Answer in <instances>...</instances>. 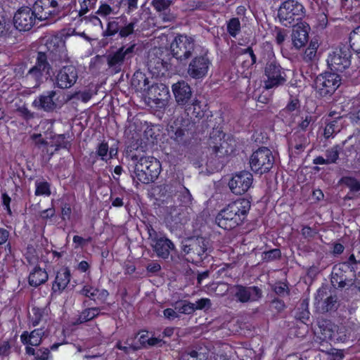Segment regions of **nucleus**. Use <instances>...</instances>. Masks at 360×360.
<instances>
[{
    "label": "nucleus",
    "instance_id": "obj_1",
    "mask_svg": "<svg viewBox=\"0 0 360 360\" xmlns=\"http://www.w3.org/2000/svg\"><path fill=\"white\" fill-rule=\"evenodd\" d=\"M250 208V202L245 198L238 199L219 212L216 223L221 229H233L243 224Z\"/></svg>",
    "mask_w": 360,
    "mask_h": 360
},
{
    "label": "nucleus",
    "instance_id": "obj_2",
    "mask_svg": "<svg viewBox=\"0 0 360 360\" xmlns=\"http://www.w3.org/2000/svg\"><path fill=\"white\" fill-rule=\"evenodd\" d=\"M133 167L131 176L134 181L143 184H148L154 181L158 176L161 170V165L159 160L150 156L131 158Z\"/></svg>",
    "mask_w": 360,
    "mask_h": 360
},
{
    "label": "nucleus",
    "instance_id": "obj_3",
    "mask_svg": "<svg viewBox=\"0 0 360 360\" xmlns=\"http://www.w3.org/2000/svg\"><path fill=\"white\" fill-rule=\"evenodd\" d=\"M52 67L48 61V56L44 52H39L33 65L22 77V82L32 88H38L51 77Z\"/></svg>",
    "mask_w": 360,
    "mask_h": 360
},
{
    "label": "nucleus",
    "instance_id": "obj_4",
    "mask_svg": "<svg viewBox=\"0 0 360 360\" xmlns=\"http://www.w3.org/2000/svg\"><path fill=\"white\" fill-rule=\"evenodd\" d=\"M304 15L305 9L302 4L295 0H288L279 6L277 18L283 26L288 27L301 20Z\"/></svg>",
    "mask_w": 360,
    "mask_h": 360
},
{
    "label": "nucleus",
    "instance_id": "obj_5",
    "mask_svg": "<svg viewBox=\"0 0 360 360\" xmlns=\"http://www.w3.org/2000/svg\"><path fill=\"white\" fill-rule=\"evenodd\" d=\"M268 61L264 67V75L266 78L264 80V88L270 89L283 84L285 82V75L284 72L272 53L269 51L267 53Z\"/></svg>",
    "mask_w": 360,
    "mask_h": 360
},
{
    "label": "nucleus",
    "instance_id": "obj_6",
    "mask_svg": "<svg viewBox=\"0 0 360 360\" xmlns=\"http://www.w3.org/2000/svg\"><path fill=\"white\" fill-rule=\"evenodd\" d=\"M274 163V157L270 149L262 147L252 153L250 165L252 172L263 174L270 171Z\"/></svg>",
    "mask_w": 360,
    "mask_h": 360
},
{
    "label": "nucleus",
    "instance_id": "obj_7",
    "mask_svg": "<svg viewBox=\"0 0 360 360\" xmlns=\"http://www.w3.org/2000/svg\"><path fill=\"white\" fill-rule=\"evenodd\" d=\"M150 245L157 256L167 259L171 251L174 250V243L165 235L158 233L151 226L147 227Z\"/></svg>",
    "mask_w": 360,
    "mask_h": 360
},
{
    "label": "nucleus",
    "instance_id": "obj_8",
    "mask_svg": "<svg viewBox=\"0 0 360 360\" xmlns=\"http://www.w3.org/2000/svg\"><path fill=\"white\" fill-rule=\"evenodd\" d=\"M171 52L177 60L186 61L194 51V41L186 35L176 36L170 45Z\"/></svg>",
    "mask_w": 360,
    "mask_h": 360
},
{
    "label": "nucleus",
    "instance_id": "obj_9",
    "mask_svg": "<svg viewBox=\"0 0 360 360\" xmlns=\"http://www.w3.org/2000/svg\"><path fill=\"white\" fill-rule=\"evenodd\" d=\"M136 46L134 42L123 45L115 51L108 54L107 56L108 66L115 70L116 72L121 71L124 63L134 56Z\"/></svg>",
    "mask_w": 360,
    "mask_h": 360
},
{
    "label": "nucleus",
    "instance_id": "obj_10",
    "mask_svg": "<svg viewBox=\"0 0 360 360\" xmlns=\"http://www.w3.org/2000/svg\"><path fill=\"white\" fill-rule=\"evenodd\" d=\"M222 285L226 287V291L229 292L238 302L241 303L258 301L262 295L261 289L256 286L235 285L227 287L225 284H222Z\"/></svg>",
    "mask_w": 360,
    "mask_h": 360
},
{
    "label": "nucleus",
    "instance_id": "obj_11",
    "mask_svg": "<svg viewBox=\"0 0 360 360\" xmlns=\"http://www.w3.org/2000/svg\"><path fill=\"white\" fill-rule=\"evenodd\" d=\"M340 77L335 72H327L319 75L315 80L317 92L322 96L331 95L339 87Z\"/></svg>",
    "mask_w": 360,
    "mask_h": 360
},
{
    "label": "nucleus",
    "instance_id": "obj_12",
    "mask_svg": "<svg viewBox=\"0 0 360 360\" xmlns=\"http://www.w3.org/2000/svg\"><path fill=\"white\" fill-rule=\"evenodd\" d=\"M351 53L348 47H340L335 49L329 53L327 63L331 70L342 72L350 64Z\"/></svg>",
    "mask_w": 360,
    "mask_h": 360
},
{
    "label": "nucleus",
    "instance_id": "obj_13",
    "mask_svg": "<svg viewBox=\"0 0 360 360\" xmlns=\"http://www.w3.org/2000/svg\"><path fill=\"white\" fill-rule=\"evenodd\" d=\"M37 18L34 11L29 7H22L14 15L13 23L20 32L29 31L35 25Z\"/></svg>",
    "mask_w": 360,
    "mask_h": 360
},
{
    "label": "nucleus",
    "instance_id": "obj_14",
    "mask_svg": "<svg viewBox=\"0 0 360 360\" xmlns=\"http://www.w3.org/2000/svg\"><path fill=\"white\" fill-rule=\"evenodd\" d=\"M252 182V174L249 172L243 171L236 174L231 179L229 182V186L234 194L242 195L250 189Z\"/></svg>",
    "mask_w": 360,
    "mask_h": 360
},
{
    "label": "nucleus",
    "instance_id": "obj_15",
    "mask_svg": "<svg viewBox=\"0 0 360 360\" xmlns=\"http://www.w3.org/2000/svg\"><path fill=\"white\" fill-rule=\"evenodd\" d=\"M211 62L206 56H200L193 58L188 65V75L193 79L205 77L210 68Z\"/></svg>",
    "mask_w": 360,
    "mask_h": 360
},
{
    "label": "nucleus",
    "instance_id": "obj_16",
    "mask_svg": "<svg viewBox=\"0 0 360 360\" xmlns=\"http://www.w3.org/2000/svg\"><path fill=\"white\" fill-rule=\"evenodd\" d=\"M146 94L158 108H165L170 98L169 90L163 84L151 85Z\"/></svg>",
    "mask_w": 360,
    "mask_h": 360
},
{
    "label": "nucleus",
    "instance_id": "obj_17",
    "mask_svg": "<svg viewBox=\"0 0 360 360\" xmlns=\"http://www.w3.org/2000/svg\"><path fill=\"white\" fill-rule=\"evenodd\" d=\"M77 71L73 65L61 68L56 77V84L60 89H68L75 84L77 79Z\"/></svg>",
    "mask_w": 360,
    "mask_h": 360
},
{
    "label": "nucleus",
    "instance_id": "obj_18",
    "mask_svg": "<svg viewBox=\"0 0 360 360\" xmlns=\"http://www.w3.org/2000/svg\"><path fill=\"white\" fill-rule=\"evenodd\" d=\"M58 4L55 0H37L33 6L38 20L48 19L54 13Z\"/></svg>",
    "mask_w": 360,
    "mask_h": 360
},
{
    "label": "nucleus",
    "instance_id": "obj_19",
    "mask_svg": "<svg viewBox=\"0 0 360 360\" xmlns=\"http://www.w3.org/2000/svg\"><path fill=\"white\" fill-rule=\"evenodd\" d=\"M55 91H49L39 95L32 102V105L37 110L51 112L56 108Z\"/></svg>",
    "mask_w": 360,
    "mask_h": 360
},
{
    "label": "nucleus",
    "instance_id": "obj_20",
    "mask_svg": "<svg viewBox=\"0 0 360 360\" xmlns=\"http://www.w3.org/2000/svg\"><path fill=\"white\" fill-rule=\"evenodd\" d=\"M172 90L176 102L181 105H186L192 96L189 84L185 81H179L172 86Z\"/></svg>",
    "mask_w": 360,
    "mask_h": 360
},
{
    "label": "nucleus",
    "instance_id": "obj_21",
    "mask_svg": "<svg viewBox=\"0 0 360 360\" xmlns=\"http://www.w3.org/2000/svg\"><path fill=\"white\" fill-rule=\"evenodd\" d=\"M310 27L306 22L297 23L292 31V41L293 46L299 49L303 47L307 42Z\"/></svg>",
    "mask_w": 360,
    "mask_h": 360
},
{
    "label": "nucleus",
    "instance_id": "obj_22",
    "mask_svg": "<svg viewBox=\"0 0 360 360\" xmlns=\"http://www.w3.org/2000/svg\"><path fill=\"white\" fill-rule=\"evenodd\" d=\"M168 135L171 139L179 144H184L188 139V131L185 126L179 121L176 120L168 127Z\"/></svg>",
    "mask_w": 360,
    "mask_h": 360
},
{
    "label": "nucleus",
    "instance_id": "obj_23",
    "mask_svg": "<svg viewBox=\"0 0 360 360\" xmlns=\"http://www.w3.org/2000/svg\"><path fill=\"white\" fill-rule=\"evenodd\" d=\"M79 293L94 301L105 302L109 295V292L105 289L98 288L89 284L84 285Z\"/></svg>",
    "mask_w": 360,
    "mask_h": 360
},
{
    "label": "nucleus",
    "instance_id": "obj_24",
    "mask_svg": "<svg viewBox=\"0 0 360 360\" xmlns=\"http://www.w3.org/2000/svg\"><path fill=\"white\" fill-rule=\"evenodd\" d=\"M46 46L48 49V54L46 53L48 57L50 56L51 54L58 56L60 59L66 56L65 41L63 40L62 37L57 36L52 37L47 41Z\"/></svg>",
    "mask_w": 360,
    "mask_h": 360
},
{
    "label": "nucleus",
    "instance_id": "obj_25",
    "mask_svg": "<svg viewBox=\"0 0 360 360\" xmlns=\"http://www.w3.org/2000/svg\"><path fill=\"white\" fill-rule=\"evenodd\" d=\"M44 333V330L41 328L35 329L30 333L25 331L20 335V340L27 346L37 347L41 344Z\"/></svg>",
    "mask_w": 360,
    "mask_h": 360
},
{
    "label": "nucleus",
    "instance_id": "obj_26",
    "mask_svg": "<svg viewBox=\"0 0 360 360\" xmlns=\"http://www.w3.org/2000/svg\"><path fill=\"white\" fill-rule=\"evenodd\" d=\"M70 281V273L68 269H62L58 271L52 285L54 292L60 293L68 285Z\"/></svg>",
    "mask_w": 360,
    "mask_h": 360
},
{
    "label": "nucleus",
    "instance_id": "obj_27",
    "mask_svg": "<svg viewBox=\"0 0 360 360\" xmlns=\"http://www.w3.org/2000/svg\"><path fill=\"white\" fill-rule=\"evenodd\" d=\"M131 85L137 91L146 94L150 86L149 80L144 73L136 71L131 79Z\"/></svg>",
    "mask_w": 360,
    "mask_h": 360
},
{
    "label": "nucleus",
    "instance_id": "obj_28",
    "mask_svg": "<svg viewBox=\"0 0 360 360\" xmlns=\"http://www.w3.org/2000/svg\"><path fill=\"white\" fill-rule=\"evenodd\" d=\"M48 274L44 269L36 266L30 273L29 284L32 286L37 287L44 283L48 280Z\"/></svg>",
    "mask_w": 360,
    "mask_h": 360
},
{
    "label": "nucleus",
    "instance_id": "obj_29",
    "mask_svg": "<svg viewBox=\"0 0 360 360\" xmlns=\"http://www.w3.org/2000/svg\"><path fill=\"white\" fill-rule=\"evenodd\" d=\"M127 16L124 15H122L118 18H114L109 19L107 28L105 31L103 32V36L105 37H112L115 34L119 33L121 30V26L120 25V21L122 22H127Z\"/></svg>",
    "mask_w": 360,
    "mask_h": 360
},
{
    "label": "nucleus",
    "instance_id": "obj_30",
    "mask_svg": "<svg viewBox=\"0 0 360 360\" xmlns=\"http://www.w3.org/2000/svg\"><path fill=\"white\" fill-rule=\"evenodd\" d=\"M26 354L34 356L32 360H51L52 358L49 349L39 348L37 349L32 347L27 346L25 347Z\"/></svg>",
    "mask_w": 360,
    "mask_h": 360
},
{
    "label": "nucleus",
    "instance_id": "obj_31",
    "mask_svg": "<svg viewBox=\"0 0 360 360\" xmlns=\"http://www.w3.org/2000/svg\"><path fill=\"white\" fill-rule=\"evenodd\" d=\"M193 252L202 256L207 250L208 242L202 237L190 238Z\"/></svg>",
    "mask_w": 360,
    "mask_h": 360
},
{
    "label": "nucleus",
    "instance_id": "obj_32",
    "mask_svg": "<svg viewBox=\"0 0 360 360\" xmlns=\"http://www.w3.org/2000/svg\"><path fill=\"white\" fill-rule=\"evenodd\" d=\"M319 46L318 40H311L308 47L304 51L303 58L306 62L315 61L317 59V49Z\"/></svg>",
    "mask_w": 360,
    "mask_h": 360
},
{
    "label": "nucleus",
    "instance_id": "obj_33",
    "mask_svg": "<svg viewBox=\"0 0 360 360\" xmlns=\"http://www.w3.org/2000/svg\"><path fill=\"white\" fill-rule=\"evenodd\" d=\"M205 108L206 106H202L199 101L194 100L191 105L187 106L186 111L191 117L201 118L204 116Z\"/></svg>",
    "mask_w": 360,
    "mask_h": 360
},
{
    "label": "nucleus",
    "instance_id": "obj_34",
    "mask_svg": "<svg viewBox=\"0 0 360 360\" xmlns=\"http://www.w3.org/2000/svg\"><path fill=\"white\" fill-rule=\"evenodd\" d=\"M100 313V309L98 307L88 308L83 310L78 316L77 323H82L91 321L96 317Z\"/></svg>",
    "mask_w": 360,
    "mask_h": 360
},
{
    "label": "nucleus",
    "instance_id": "obj_35",
    "mask_svg": "<svg viewBox=\"0 0 360 360\" xmlns=\"http://www.w3.org/2000/svg\"><path fill=\"white\" fill-rule=\"evenodd\" d=\"M45 316L46 314L43 309L32 307L30 314V323L33 326H36L44 319Z\"/></svg>",
    "mask_w": 360,
    "mask_h": 360
},
{
    "label": "nucleus",
    "instance_id": "obj_36",
    "mask_svg": "<svg viewBox=\"0 0 360 360\" xmlns=\"http://www.w3.org/2000/svg\"><path fill=\"white\" fill-rule=\"evenodd\" d=\"M119 13V6L112 7L107 3H101L96 12L102 18H107L110 15H117Z\"/></svg>",
    "mask_w": 360,
    "mask_h": 360
},
{
    "label": "nucleus",
    "instance_id": "obj_37",
    "mask_svg": "<svg viewBox=\"0 0 360 360\" xmlns=\"http://www.w3.org/2000/svg\"><path fill=\"white\" fill-rule=\"evenodd\" d=\"M350 46L356 53H360V26L355 28L349 36Z\"/></svg>",
    "mask_w": 360,
    "mask_h": 360
},
{
    "label": "nucleus",
    "instance_id": "obj_38",
    "mask_svg": "<svg viewBox=\"0 0 360 360\" xmlns=\"http://www.w3.org/2000/svg\"><path fill=\"white\" fill-rule=\"evenodd\" d=\"M243 59L242 65L244 68H249L256 63V56L251 48H247L242 55Z\"/></svg>",
    "mask_w": 360,
    "mask_h": 360
},
{
    "label": "nucleus",
    "instance_id": "obj_39",
    "mask_svg": "<svg viewBox=\"0 0 360 360\" xmlns=\"http://www.w3.org/2000/svg\"><path fill=\"white\" fill-rule=\"evenodd\" d=\"M137 22L138 19L134 18L131 19L130 22L125 24L124 26H121V30H120L119 34L120 37L121 38H124L132 34L135 31Z\"/></svg>",
    "mask_w": 360,
    "mask_h": 360
},
{
    "label": "nucleus",
    "instance_id": "obj_40",
    "mask_svg": "<svg viewBox=\"0 0 360 360\" xmlns=\"http://www.w3.org/2000/svg\"><path fill=\"white\" fill-rule=\"evenodd\" d=\"M35 195H51L50 185L45 181H37L35 182Z\"/></svg>",
    "mask_w": 360,
    "mask_h": 360
},
{
    "label": "nucleus",
    "instance_id": "obj_41",
    "mask_svg": "<svg viewBox=\"0 0 360 360\" xmlns=\"http://www.w3.org/2000/svg\"><path fill=\"white\" fill-rule=\"evenodd\" d=\"M340 183L347 186L351 191H360V182L352 176H344L340 179Z\"/></svg>",
    "mask_w": 360,
    "mask_h": 360
},
{
    "label": "nucleus",
    "instance_id": "obj_42",
    "mask_svg": "<svg viewBox=\"0 0 360 360\" xmlns=\"http://www.w3.org/2000/svg\"><path fill=\"white\" fill-rule=\"evenodd\" d=\"M183 358L184 360H206L207 354L200 350H191L184 354Z\"/></svg>",
    "mask_w": 360,
    "mask_h": 360
},
{
    "label": "nucleus",
    "instance_id": "obj_43",
    "mask_svg": "<svg viewBox=\"0 0 360 360\" xmlns=\"http://www.w3.org/2000/svg\"><path fill=\"white\" fill-rule=\"evenodd\" d=\"M240 30V22L236 18L231 19L227 24V31L231 37H236Z\"/></svg>",
    "mask_w": 360,
    "mask_h": 360
},
{
    "label": "nucleus",
    "instance_id": "obj_44",
    "mask_svg": "<svg viewBox=\"0 0 360 360\" xmlns=\"http://www.w3.org/2000/svg\"><path fill=\"white\" fill-rule=\"evenodd\" d=\"M340 150L339 146H334L326 151V157L329 164L336 162L339 158Z\"/></svg>",
    "mask_w": 360,
    "mask_h": 360
},
{
    "label": "nucleus",
    "instance_id": "obj_45",
    "mask_svg": "<svg viewBox=\"0 0 360 360\" xmlns=\"http://www.w3.org/2000/svg\"><path fill=\"white\" fill-rule=\"evenodd\" d=\"M108 150L109 146L108 143L103 141L98 144L96 154L102 160L107 162L108 160Z\"/></svg>",
    "mask_w": 360,
    "mask_h": 360
},
{
    "label": "nucleus",
    "instance_id": "obj_46",
    "mask_svg": "<svg viewBox=\"0 0 360 360\" xmlns=\"http://www.w3.org/2000/svg\"><path fill=\"white\" fill-rule=\"evenodd\" d=\"M291 88L292 89L289 90V94L290 95L291 99L286 106V109L288 111H294L298 109L300 106L299 100L296 97H292V94H295V91L293 90H296V87L292 86Z\"/></svg>",
    "mask_w": 360,
    "mask_h": 360
},
{
    "label": "nucleus",
    "instance_id": "obj_47",
    "mask_svg": "<svg viewBox=\"0 0 360 360\" xmlns=\"http://www.w3.org/2000/svg\"><path fill=\"white\" fill-rule=\"evenodd\" d=\"M176 309L181 314H191L195 311V304L184 301L182 302V305L176 307Z\"/></svg>",
    "mask_w": 360,
    "mask_h": 360
},
{
    "label": "nucleus",
    "instance_id": "obj_48",
    "mask_svg": "<svg viewBox=\"0 0 360 360\" xmlns=\"http://www.w3.org/2000/svg\"><path fill=\"white\" fill-rule=\"evenodd\" d=\"M53 142L56 147V150L68 148L70 146V143L65 140V136L64 134H59L54 136Z\"/></svg>",
    "mask_w": 360,
    "mask_h": 360
},
{
    "label": "nucleus",
    "instance_id": "obj_49",
    "mask_svg": "<svg viewBox=\"0 0 360 360\" xmlns=\"http://www.w3.org/2000/svg\"><path fill=\"white\" fill-rule=\"evenodd\" d=\"M336 124L337 121H333L326 126L324 129V136L326 139L333 137V134L338 131Z\"/></svg>",
    "mask_w": 360,
    "mask_h": 360
},
{
    "label": "nucleus",
    "instance_id": "obj_50",
    "mask_svg": "<svg viewBox=\"0 0 360 360\" xmlns=\"http://www.w3.org/2000/svg\"><path fill=\"white\" fill-rule=\"evenodd\" d=\"M10 27V23L6 21L3 15H0V37H6Z\"/></svg>",
    "mask_w": 360,
    "mask_h": 360
},
{
    "label": "nucleus",
    "instance_id": "obj_51",
    "mask_svg": "<svg viewBox=\"0 0 360 360\" xmlns=\"http://www.w3.org/2000/svg\"><path fill=\"white\" fill-rule=\"evenodd\" d=\"M194 304L195 310L210 309L212 304L211 300L209 298L200 299Z\"/></svg>",
    "mask_w": 360,
    "mask_h": 360
},
{
    "label": "nucleus",
    "instance_id": "obj_52",
    "mask_svg": "<svg viewBox=\"0 0 360 360\" xmlns=\"http://www.w3.org/2000/svg\"><path fill=\"white\" fill-rule=\"evenodd\" d=\"M170 5L169 0H153V6L158 11L167 9Z\"/></svg>",
    "mask_w": 360,
    "mask_h": 360
},
{
    "label": "nucleus",
    "instance_id": "obj_53",
    "mask_svg": "<svg viewBox=\"0 0 360 360\" xmlns=\"http://www.w3.org/2000/svg\"><path fill=\"white\" fill-rule=\"evenodd\" d=\"M72 208L70 204L64 203L61 207V218L63 220H70L71 218Z\"/></svg>",
    "mask_w": 360,
    "mask_h": 360
},
{
    "label": "nucleus",
    "instance_id": "obj_54",
    "mask_svg": "<svg viewBox=\"0 0 360 360\" xmlns=\"http://www.w3.org/2000/svg\"><path fill=\"white\" fill-rule=\"evenodd\" d=\"M337 302V299L335 297L330 296L324 301V306L323 307V309L326 311H328L332 310Z\"/></svg>",
    "mask_w": 360,
    "mask_h": 360
},
{
    "label": "nucleus",
    "instance_id": "obj_55",
    "mask_svg": "<svg viewBox=\"0 0 360 360\" xmlns=\"http://www.w3.org/2000/svg\"><path fill=\"white\" fill-rule=\"evenodd\" d=\"M121 3H123L124 5L127 6L126 11L127 13H131L138 7V0H121Z\"/></svg>",
    "mask_w": 360,
    "mask_h": 360
},
{
    "label": "nucleus",
    "instance_id": "obj_56",
    "mask_svg": "<svg viewBox=\"0 0 360 360\" xmlns=\"http://www.w3.org/2000/svg\"><path fill=\"white\" fill-rule=\"evenodd\" d=\"M80 8L79 10V15L82 16L89 11L91 0H82L79 2Z\"/></svg>",
    "mask_w": 360,
    "mask_h": 360
},
{
    "label": "nucleus",
    "instance_id": "obj_57",
    "mask_svg": "<svg viewBox=\"0 0 360 360\" xmlns=\"http://www.w3.org/2000/svg\"><path fill=\"white\" fill-rule=\"evenodd\" d=\"M55 214V209L53 207H50L41 211L39 214V216L42 219H48L54 217Z\"/></svg>",
    "mask_w": 360,
    "mask_h": 360
},
{
    "label": "nucleus",
    "instance_id": "obj_58",
    "mask_svg": "<svg viewBox=\"0 0 360 360\" xmlns=\"http://www.w3.org/2000/svg\"><path fill=\"white\" fill-rule=\"evenodd\" d=\"M2 203L5 207V210L7 211L8 214H11V210L10 207L11 203V198L6 193H3L1 195Z\"/></svg>",
    "mask_w": 360,
    "mask_h": 360
},
{
    "label": "nucleus",
    "instance_id": "obj_59",
    "mask_svg": "<svg viewBox=\"0 0 360 360\" xmlns=\"http://www.w3.org/2000/svg\"><path fill=\"white\" fill-rule=\"evenodd\" d=\"M163 315L164 316L169 320H173L178 317L177 312L171 308H167L163 311Z\"/></svg>",
    "mask_w": 360,
    "mask_h": 360
},
{
    "label": "nucleus",
    "instance_id": "obj_60",
    "mask_svg": "<svg viewBox=\"0 0 360 360\" xmlns=\"http://www.w3.org/2000/svg\"><path fill=\"white\" fill-rule=\"evenodd\" d=\"M281 252L278 249H274L265 253L264 258L266 259H275L280 257Z\"/></svg>",
    "mask_w": 360,
    "mask_h": 360
},
{
    "label": "nucleus",
    "instance_id": "obj_61",
    "mask_svg": "<svg viewBox=\"0 0 360 360\" xmlns=\"http://www.w3.org/2000/svg\"><path fill=\"white\" fill-rule=\"evenodd\" d=\"M286 37V33L285 30H277L276 32V41L278 44L281 45L285 41Z\"/></svg>",
    "mask_w": 360,
    "mask_h": 360
},
{
    "label": "nucleus",
    "instance_id": "obj_62",
    "mask_svg": "<svg viewBox=\"0 0 360 360\" xmlns=\"http://www.w3.org/2000/svg\"><path fill=\"white\" fill-rule=\"evenodd\" d=\"M301 232L302 235L306 238H313L316 234V231L309 226H304Z\"/></svg>",
    "mask_w": 360,
    "mask_h": 360
},
{
    "label": "nucleus",
    "instance_id": "obj_63",
    "mask_svg": "<svg viewBox=\"0 0 360 360\" xmlns=\"http://www.w3.org/2000/svg\"><path fill=\"white\" fill-rule=\"evenodd\" d=\"M11 349V345L8 342H3L0 345V355L8 356Z\"/></svg>",
    "mask_w": 360,
    "mask_h": 360
},
{
    "label": "nucleus",
    "instance_id": "obj_64",
    "mask_svg": "<svg viewBox=\"0 0 360 360\" xmlns=\"http://www.w3.org/2000/svg\"><path fill=\"white\" fill-rule=\"evenodd\" d=\"M308 144V141L307 138L304 137L300 143H295L294 146L295 149L296 150V153H299L302 151Z\"/></svg>",
    "mask_w": 360,
    "mask_h": 360
}]
</instances>
